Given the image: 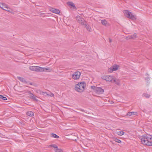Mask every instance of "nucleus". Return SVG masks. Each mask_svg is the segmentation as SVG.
<instances>
[{
	"label": "nucleus",
	"instance_id": "obj_1",
	"mask_svg": "<svg viewBox=\"0 0 152 152\" xmlns=\"http://www.w3.org/2000/svg\"><path fill=\"white\" fill-rule=\"evenodd\" d=\"M138 138L141 140L142 144L148 146H152V142L150 140L152 139L151 135L148 134L139 135Z\"/></svg>",
	"mask_w": 152,
	"mask_h": 152
},
{
	"label": "nucleus",
	"instance_id": "obj_2",
	"mask_svg": "<svg viewBox=\"0 0 152 152\" xmlns=\"http://www.w3.org/2000/svg\"><path fill=\"white\" fill-rule=\"evenodd\" d=\"M86 86V84L84 82L79 83L75 86V89L76 91L81 92L84 90Z\"/></svg>",
	"mask_w": 152,
	"mask_h": 152
},
{
	"label": "nucleus",
	"instance_id": "obj_3",
	"mask_svg": "<svg viewBox=\"0 0 152 152\" xmlns=\"http://www.w3.org/2000/svg\"><path fill=\"white\" fill-rule=\"evenodd\" d=\"M124 15L126 17L132 20L136 19L135 16L132 14V13L127 10H124L123 11Z\"/></svg>",
	"mask_w": 152,
	"mask_h": 152
},
{
	"label": "nucleus",
	"instance_id": "obj_4",
	"mask_svg": "<svg viewBox=\"0 0 152 152\" xmlns=\"http://www.w3.org/2000/svg\"><path fill=\"white\" fill-rule=\"evenodd\" d=\"M91 88L97 94H103L104 92V89L102 88L97 87L94 86H91Z\"/></svg>",
	"mask_w": 152,
	"mask_h": 152
},
{
	"label": "nucleus",
	"instance_id": "obj_5",
	"mask_svg": "<svg viewBox=\"0 0 152 152\" xmlns=\"http://www.w3.org/2000/svg\"><path fill=\"white\" fill-rule=\"evenodd\" d=\"M81 73L79 71H77L73 73L72 75V77L73 79L77 80L80 78Z\"/></svg>",
	"mask_w": 152,
	"mask_h": 152
},
{
	"label": "nucleus",
	"instance_id": "obj_6",
	"mask_svg": "<svg viewBox=\"0 0 152 152\" xmlns=\"http://www.w3.org/2000/svg\"><path fill=\"white\" fill-rule=\"evenodd\" d=\"M0 7L3 10L7 11L9 12L12 13V11L10 10L8 7L5 4L1 3H0Z\"/></svg>",
	"mask_w": 152,
	"mask_h": 152
},
{
	"label": "nucleus",
	"instance_id": "obj_7",
	"mask_svg": "<svg viewBox=\"0 0 152 152\" xmlns=\"http://www.w3.org/2000/svg\"><path fill=\"white\" fill-rule=\"evenodd\" d=\"M76 19L78 22L82 25H84L86 23V21L84 18L79 16H76Z\"/></svg>",
	"mask_w": 152,
	"mask_h": 152
},
{
	"label": "nucleus",
	"instance_id": "obj_8",
	"mask_svg": "<svg viewBox=\"0 0 152 152\" xmlns=\"http://www.w3.org/2000/svg\"><path fill=\"white\" fill-rule=\"evenodd\" d=\"M102 78L107 81L112 82L114 77L113 76L110 75H104L102 76Z\"/></svg>",
	"mask_w": 152,
	"mask_h": 152
},
{
	"label": "nucleus",
	"instance_id": "obj_9",
	"mask_svg": "<svg viewBox=\"0 0 152 152\" xmlns=\"http://www.w3.org/2000/svg\"><path fill=\"white\" fill-rule=\"evenodd\" d=\"M67 4L68 5L69 7L73 10H76L77 9L76 7L74 4L72 2H68Z\"/></svg>",
	"mask_w": 152,
	"mask_h": 152
},
{
	"label": "nucleus",
	"instance_id": "obj_10",
	"mask_svg": "<svg viewBox=\"0 0 152 152\" xmlns=\"http://www.w3.org/2000/svg\"><path fill=\"white\" fill-rule=\"evenodd\" d=\"M119 66L117 65H114L112 67H111L108 69V71L110 73L113 72V71L117 70Z\"/></svg>",
	"mask_w": 152,
	"mask_h": 152
},
{
	"label": "nucleus",
	"instance_id": "obj_11",
	"mask_svg": "<svg viewBox=\"0 0 152 152\" xmlns=\"http://www.w3.org/2000/svg\"><path fill=\"white\" fill-rule=\"evenodd\" d=\"M137 38V34L134 33L133 35L129 36L126 37V39L127 40L130 39H135Z\"/></svg>",
	"mask_w": 152,
	"mask_h": 152
},
{
	"label": "nucleus",
	"instance_id": "obj_12",
	"mask_svg": "<svg viewBox=\"0 0 152 152\" xmlns=\"http://www.w3.org/2000/svg\"><path fill=\"white\" fill-rule=\"evenodd\" d=\"M35 72H43L44 69L43 67L39 66H35Z\"/></svg>",
	"mask_w": 152,
	"mask_h": 152
},
{
	"label": "nucleus",
	"instance_id": "obj_13",
	"mask_svg": "<svg viewBox=\"0 0 152 152\" xmlns=\"http://www.w3.org/2000/svg\"><path fill=\"white\" fill-rule=\"evenodd\" d=\"M50 10L52 12L57 14H58L60 13V11L58 9H56L54 8H51L50 9Z\"/></svg>",
	"mask_w": 152,
	"mask_h": 152
},
{
	"label": "nucleus",
	"instance_id": "obj_14",
	"mask_svg": "<svg viewBox=\"0 0 152 152\" xmlns=\"http://www.w3.org/2000/svg\"><path fill=\"white\" fill-rule=\"evenodd\" d=\"M84 25L85 27L86 28L87 30L89 32H91L92 31V28L91 27L89 26L88 24H86L85 23Z\"/></svg>",
	"mask_w": 152,
	"mask_h": 152
},
{
	"label": "nucleus",
	"instance_id": "obj_15",
	"mask_svg": "<svg viewBox=\"0 0 152 152\" xmlns=\"http://www.w3.org/2000/svg\"><path fill=\"white\" fill-rule=\"evenodd\" d=\"M113 82H115V83L117 84V85L119 86L121 85V84L120 80L119 79H116L114 78H113Z\"/></svg>",
	"mask_w": 152,
	"mask_h": 152
},
{
	"label": "nucleus",
	"instance_id": "obj_16",
	"mask_svg": "<svg viewBox=\"0 0 152 152\" xmlns=\"http://www.w3.org/2000/svg\"><path fill=\"white\" fill-rule=\"evenodd\" d=\"M137 113L136 112H129L127 113V115L129 116H130L133 115H137Z\"/></svg>",
	"mask_w": 152,
	"mask_h": 152
},
{
	"label": "nucleus",
	"instance_id": "obj_17",
	"mask_svg": "<svg viewBox=\"0 0 152 152\" xmlns=\"http://www.w3.org/2000/svg\"><path fill=\"white\" fill-rule=\"evenodd\" d=\"M101 23L103 25L105 26H108L109 25L105 19L101 20Z\"/></svg>",
	"mask_w": 152,
	"mask_h": 152
},
{
	"label": "nucleus",
	"instance_id": "obj_18",
	"mask_svg": "<svg viewBox=\"0 0 152 152\" xmlns=\"http://www.w3.org/2000/svg\"><path fill=\"white\" fill-rule=\"evenodd\" d=\"M30 98L34 100L37 101L38 100L36 98V97L32 93L30 95Z\"/></svg>",
	"mask_w": 152,
	"mask_h": 152
},
{
	"label": "nucleus",
	"instance_id": "obj_19",
	"mask_svg": "<svg viewBox=\"0 0 152 152\" xmlns=\"http://www.w3.org/2000/svg\"><path fill=\"white\" fill-rule=\"evenodd\" d=\"M27 115L28 116L31 117L34 115V113L32 111H29L27 113Z\"/></svg>",
	"mask_w": 152,
	"mask_h": 152
},
{
	"label": "nucleus",
	"instance_id": "obj_20",
	"mask_svg": "<svg viewBox=\"0 0 152 152\" xmlns=\"http://www.w3.org/2000/svg\"><path fill=\"white\" fill-rule=\"evenodd\" d=\"M142 96L145 98H148L150 97V94L147 93H144L142 95Z\"/></svg>",
	"mask_w": 152,
	"mask_h": 152
},
{
	"label": "nucleus",
	"instance_id": "obj_21",
	"mask_svg": "<svg viewBox=\"0 0 152 152\" xmlns=\"http://www.w3.org/2000/svg\"><path fill=\"white\" fill-rule=\"evenodd\" d=\"M18 78L19 80L23 83H27L26 80L22 77H18Z\"/></svg>",
	"mask_w": 152,
	"mask_h": 152
},
{
	"label": "nucleus",
	"instance_id": "obj_22",
	"mask_svg": "<svg viewBox=\"0 0 152 152\" xmlns=\"http://www.w3.org/2000/svg\"><path fill=\"white\" fill-rule=\"evenodd\" d=\"M51 137L56 138H58L59 137L56 134L52 133L51 134Z\"/></svg>",
	"mask_w": 152,
	"mask_h": 152
},
{
	"label": "nucleus",
	"instance_id": "obj_23",
	"mask_svg": "<svg viewBox=\"0 0 152 152\" xmlns=\"http://www.w3.org/2000/svg\"><path fill=\"white\" fill-rule=\"evenodd\" d=\"M124 132L122 131L117 132V134L119 136H122L124 134Z\"/></svg>",
	"mask_w": 152,
	"mask_h": 152
},
{
	"label": "nucleus",
	"instance_id": "obj_24",
	"mask_svg": "<svg viewBox=\"0 0 152 152\" xmlns=\"http://www.w3.org/2000/svg\"><path fill=\"white\" fill-rule=\"evenodd\" d=\"M36 92L38 93H39L40 94H42L43 95H44V94H46V93L41 92L39 90H37L36 91Z\"/></svg>",
	"mask_w": 152,
	"mask_h": 152
},
{
	"label": "nucleus",
	"instance_id": "obj_25",
	"mask_svg": "<svg viewBox=\"0 0 152 152\" xmlns=\"http://www.w3.org/2000/svg\"><path fill=\"white\" fill-rule=\"evenodd\" d=\"M29 69L33 71H35V66H30L29 67Z\"/></svg>",
	"mask_w": 152,
	"mask_h": 152
},
{
	"label": "nucleus",
	"instance_id": "obj_26",
	"mask_svg": "<svg viewBox=\"0 0 152 152\" xmlns=\"http://www.w3.org/2000/svg\"><path fill=\"white\" fill-rule=\"evenodd\" d=\"M55 152H63V151L61 149L58 148H56V149L55 150Z\"/></svg>",
	"mask_w": 152,
	"mask_h": 152
},
{
	"label": "nucleus",
	"instance_id": "obj_27",
	"mask_svg": "<svg viewBox=\"0 0 152 152\" xmlns=\"http://www.w3.org/2000/svg\"><path fill=\"white\" fill-rule=\"evenodd\" d=\"M0 99H2L4 100H7V98L6 97L3 96L2 95H0Z\"/></svg>",
	"mask_w": 152,
	"mask_h": 152
},
{
	"label": "nucleus",
	"instance_id": "obj_28",
	"mask_svg": "<svg viewBox=\"0 0 152 152\" xmlns=\"http://www.w3.org/2000/svg\"><path fill=\"white\" fill-rule=\"evenodd\" d=\"M49 147H53L54 148H55V149H56L57 148H58V147L56 145H55V144H53V145H50L49 146Z\"/></svg>",
	"mask_w": 152,
	"mask_h": 152
},
{
	"label": "nucleus",
	"instance_id": "obj_29",
	"mask_svg": "<svg viewBox=\"0 0 152 152\" xmlns=\"http://www.w3.org/2000/svg\"><path fill=\"white\" fill-rule=\"evenodd\" d=\"M114 141L118 143H120L121 142L120 140L116 138H114Z\"/></svg>",
	"mask_w": 152,
	"mask_h": 152
},
{
	"label": "nucleus",
	"instance_id": "obj_30",
	"mask_svg": "<svg viewBox=\"0 0 152 152\" xmlns=\"http://www.w3.org/2000/svg\"><path fill=\"white\" fill-rule=\"evenodd\" d=\"M43 68L44 69L43 72L45 71V70H49L50 69L48 68H43Z\"/></svg>",
	"mask_w": 152,
	"mask_h": 152
},
{
	"label": "nucleus",
	"instance_id": "obj_31",
	"mask_svg": "<svg viewBox=\"0 0 152 152\" xmlns=\"http://www.w3.org/2000/svg\"><path fill=\"white\" fill-rule=\"evenodd\" d=\"M50 96L51 97L54 96V94H53L51 93L50 94Z\"/></svg>",
	"mask_w": 152,
	"mask_h": 152
},
{
	"label": "nucleus",
	"instance_id": "obj_32",
	"mask_svg": "<svg viewBox=\"0 0 152 152\" xmlns=\"http://www.w3.org/2000/svg\"><path fill=\"white\" fill-rule=\"evenodd\" d=\"M109 41L110 43H111V42H112V39H110V38H109Z\"/></svg>",
	"mask_w": 152,
	"mask_h": 152
},
{
	"label": "nucleus",
	"instance_id": "obj_33",
	"mask_svg": "<svg viewBox=\"0 0 152 152\" xmlns=\"http://www.w3.org/2000/svg\"><path fill=\"white\" fill-rule=\"evenodd\" d=\"M27 92L28 93V94L29 95H30L32 93L31 91H28Z\"/></svg>",
	"mask_w": 152,
	"mask_h": 152
},
{
	"label": "nucleus",
	"instance_id": "obj_34",
	"mask_svg": "<svg viewBox=\"0 0 152 152\" xmlns=\"http://www.w3.org/2000/svg\"><path fill=\"white\" fill-rule=\"evenodd\" d=\"M46 94H46V95H47V96H50V94H47V93H46Z\"/></svg>",
	"mask_w": 152,
	"mask_h": 152
}]
</instances>
